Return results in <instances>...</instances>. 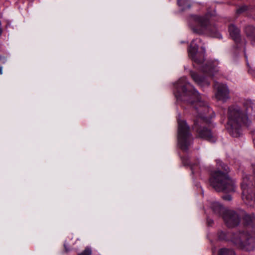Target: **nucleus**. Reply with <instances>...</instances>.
Returning a JSON list of instances; mask_svg holds the SVG:
<instances>
[{"label":"nucleus","mask_w":255,"mask_h":255,"mask_svg":"<svg viewBox=\"0 0 255 255\" xmlns=\"http://www.w3.org/2000/svg\"><path fill=\"white\" fill-rule=\"evenodd\" d=\"M177 92L175 93L176 98L182 101L190 103L194 102L192 98L196 99L197 106L195 110L197 113L196 119L194 122L195 128H197L198 136L206 139L211 142L216 141V138L211 133V130L204 127L208 122L206 114L209 112V108L203 102L201 101L199 93L187 81L186 77H182L179 79L175 85Z\"/></svg>","instance_id":"1"},{"label":"nucleus","mask_w":255,"mask_h":255,"mask_svg":"<svg viewBox=\"0 0 255 255\" xmlns=\"http://www.w3.org/2000/svg\"><path fill=\"white\" fill-rule=\"evenodd\" d=\"M253 103L251 100L247 101L244 104L246 113L243 114L238 106L229 108L228 130L233 137H238L242 135V126L249 125L250 121L248 116L252 114Z\"/></svg>","instance_id":"2"},{"label":"nucleus","mask_w":255,"mask_h":255,"mask_svg":"<svg viewBox=\"0 0 255 255\" xmlns=\"http://www.w3.org/2000/svg\"><path fill=\"white\" fill-rule=\"evenodd\" d=\"M218 169L213 171L210 179L211 186L217 191H234L235 185L234 181L228 176V166L220 160H217Z\"/></svg>","instance_id":"3"},{"label":"nucleus","mask_w":255,"mask_h":255,"mask_svg":"<svg viewBox=\"0 0 255 255\" xmlns=\"http://www.w3.org/2000/svg\"><path fill=\"white\" fill-rule=\"evenodd\" d=\"M188 25L193 32L198 34L210 33L212 36L221 38L218 32L211 33L212 25L204 16L191 15L188 18Z\"/></svg>","instance_id":"4"},{"label":"nucleus","mask_w":255,"mask_h":255,"mask_svg":"<svg viewBox=\"0 0 255 255\" xmlns=\"http://www.w3.org/2000/svg\"><path fill=\"white\" fill-rule=\"evenodd\" d=\"M178 143L181 149L186 150L192 141L189 127L186 122L178 120Z\"/></svg>","instance_id":"5"},{"label":"nucleus","mask_w":255,"mask_h":255,"mask_svg":"<svg viewBox=\"0 0 255 255\" xmlns=\"http://www.w3.org/2000/svg\"><path fill=\"white\" fill-rule=\"evenodd\" d=\"M232 241L238 248L246 251H252L255 247L254 239L244 233L234 235Z\"/></svg>","instance_id":"6"},{"label":"nucleus","mask_w":255,"mask_h":255,"mask_svg":"<svg viewBox=\"0 0 255 255\" xmlns=\"http://www.w3.org/2000/svg\"><path fill=\"white\" fill-rule=\"evenodd\" d=\"M253 186V184L250 180V177L247 175L244 176L241 183L242 199L246 204L251 206L253 205L255 200V195L252 192Z\"/></svg>","instance_id":"7"},{"label":"nucleus","mask_w":255,"mask_h":255,"mask_svg":"<svg viewBox=\"0 0 255 255\" xmlns=\"http://www.w3.org/2000/svg\"><path fill=\"white\" fill-rule=\"evenodd\" d=\"M198 42H201L200 39H196L193 40L189 48L188 52L189 57L195 62L199 63L203 61L205 53V48L204 47L202 46L201 48L203 51L199 52L198 49L199 45L197 43Z\"/></svg>","instance_id":"8"},{"label":"nucleus","mask_w":255,"mask_h":255,"mask_svg":"<svg viewBox=\"0 0 255 255\" xmlns=\"http://www.w3.org/2000/svg\"><path fill=\"white\" fill-rule=\"evenodd\" d=\"M223 218L227 226L230 228L237 226L240 223L238 215L233 211H226Z\"/></svg>","instance_id":"9"},{"label":"nucleus","mask_w":255,"mask_h":255,"mask_svg":"<svg viewBox=\"0 0 255 255\" xmlns=\"http://www.w3.org/2000/svg\"><path fill=\"white\" fill-rule=\"evenodd\" d=\"M215 87L217 91L216 94V97L218 100L225 101L229 98V91L226 85L223 84H216Z\"/></svg>","instance_id":"10"},{"label":"nucleus","mask_w":255,"mask_h":255,"mask_svg":"<svg viewBox=\"0 0 255 255\" xmlns=\"http://www.w3.org/2000/svg\"><path fill=\"white\" fill-rule=\"evenodd\" d=\"M190 75L195 83L201 86H208L209 85V82H208L204 77L199 76L197 73L194 72H191Z\"/></svg>","instance_id":"11"},{"label":"nucleus","mask_w":255,"mask_h":255,"mask_svg":"<svg viewBox=\"0 0 255 255\" xmlns=\"http://www.w3.org/2000/svg\"><path fill=\"white\" fill-rule=\"evenodd\" d=\"M229 31L232 39L236 42H239L240 40V30L234 25H231L229 27Z\"/></svg>","instance_id":"12"},{"label":"nucleus","mask_w":255,"mask_h":255,"mask_svg":"<svg viewBox=\"0 0 255 255\" xmlns=\"http://www.w3.org/2000/svg\"><path fill=\"white\" fill-rule=\"evenodd\" d=\"M210 207L213 212L217 216H220L225 212L224 208L218 202H213L211 203Z\"/></svg>","instance_id":"13"},{"label":"nucleus","mask_w":255,"mask_h":255,"mask_svg":"<svg viewBox=\"0 0 255 255\" xmlns=\"http://www.w3.org/2000/svg\"><path fill=\"white\" fill-rule=\"evenodd\" d=\"M246 32L251 40L253 45H255V28L249 26L246 28Z\"/></svg>","instance_id":"14"},{"label":"nucleus","mask_w":255,"mask_h":255,"mask_svg":"<svg viewBox=\"0 0 255 255\" xmlns=\"http://www.w3.org/2000/svg\"><path fill=\"white\" fill-rule=\"evenodd\" d=\"M217 64H213L212 63H209L208 64H206L204 72L209 73L211 75L212 74V71H217V69L216 68Z\"/></svg>","instance_id":"15"},{"label":"nucleus","mask_w":255,"mask_h":255,"mask_svg":"<svg viewBox=\"0 0 255 255\" xmlns=\"http://www.w3.org/2000/svg\"><path fill=\"white\" fill-rule=\"evenodd\" d=\"M219 255H236L235 252L231 249L222 248L219 251Z\"/></svg>","instance_id":"16"},{"label":"nucleus","mask_w":255,"mask_h":255,"mask_svg":"<svg viewBox=\"0 0 255 255\" xmlns=\"http://www.w3.org/2000/svg\"><path fill=\"white\" fill-rule=\"evenodd\" d=\"M178 4L179 6L181 7L183 10L189 8L191 6L189 0H178Z\"/></svg>","instance_id":"17"},{"label":"nucleus","mask_w":255,"mask_h":255,"mask_svg":"<svg viewBox=\"0 0 255 255\" xmlns=\"http://www.w3.org/2000/svg\"><path fill=\"white\" fill-rule=\"evenodd\" d=\"M92 254L91 249L89 247L85 248L84 251L81 253L78 254V255H91Z\"/></svg>","instance_id":"18"},{"label":"nucleus","mask_w":255,"mask_h":255,"mask_svg":"<svg viewBox=\"0 0 255 255\" xmlns=\"http://www.w3.org/2000/svg\"><path fill=\"white\" fill-rule=\"evenodd\" d=\"M248 9V7L247 6H245V5H244V6H242L241 7H240V8H239L237 10V12L238 13H242L245 11H246Z\"/></svg>","instance_id":"19"},{"label":"nucleus","mask_w":255,"mask_h":255,"mask_svg":"<svg viewBox=\"0 0 255 255\" xmlns=\"http://www.w3.org/2000/svg\"><path fill=\"white\" fill-rule=\"evenodd\" d=\"M182 160L183 163L185 165H187L189 164V162L188 161L189 160H188V158L187 157H182Z\"/></svg>","instance_id":"20"},{"label":"nucleus","mask_w":255,"mask_h":255,"mask_svg":"<svg viewBox=\"0 0 255 255\" xmlns=\"http://www.w3.org/2000/svg\"><path fill=\"white\" fill-rule=\"evenodd\" d=\"M224 199L228 201H231L232 200V197L230 195H226L223 197Z\"/></svg>","instance_id":"21"},{"label":"nucleus","mask_w":255,"mask_h":255,"mask_svg":"<svg viewBox=\"0 0 255 255\" xmlns=\"http://www.w3.org/2000/svg\"><path fill=\"white\" fill-rule=\"evenodd\" d=\"M69 246V245L67 243H65L64 244V248L66 251H68L69 250L67 248V247Z\"/></svg>","instance_id":"22"},{"label":"nucleus","mask_w":255,"mask_h":255,"mask_svg":"<svg viewBox=\"0 0 255 255\" xmlns=\"http://www.w3.org/2000/svg\"><path fill=\"white\" fill-rule=\"evenodd\" d=\"M245 219L246 220H247H247H249H249H250V221H251V220H251V217H250L249 215L246 216H245Z\"/></svg>","instance_id":"23"},{"label":"nucleus","mask_w":255,"mask_h":255,"mask_svg":"<svg viewBox=\"0 0 255 255\" xmlns=\"http://www.w3.org/2000/svg\"><path fill=\"white\" fill-rule=\"evenodd\" d=\"M252 166H253V172H254V174L255 176V163H253L252 164Z\"/></svg>","instance_id":"24"},{"label":"nucleus","mask_w":255,"mask_h":255,"mask_svg":"<svg viewBox=\"0 0 255 255\" xmlns=\"http://www.w3.org/2000/svg\"><path fill=\"white\" fill-rule=\"evenodd\" d=\"M2 73V68L1 67H0V74H1Z\"/></svg>","instance_id":"25"},{"label":"nucleus","mask_w":255,"mask_h":255,"mask_svg":"<svg viewBox=\"0 0 255 255\" xmlns=\"http://www.w3.org/2000/svg\"><path fill=\"white\" fill-rule=\"evenodd\" d=\"M2 33V29L1 27H0V35Z\"/></svg>","instance_id":"26"},{"label":"nucleus","mask_w":255,"mask_h":255,"mask_svg":"<svg viewBox=\"0 0 255 255\" xmlns=\"http://www.w3.org/2000/svg\"><path fill=\"white\" fill-rule=\"evenodd\" d=\"M191 170H192L193 172H194V169H193V166L192 165H191Z\"/></svg>","instance_id":"27"}]
</instances>
